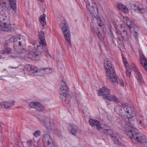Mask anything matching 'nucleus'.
I'll return each mask as SVG.
<instances>
[{
    "mask_svg": "<svg viewBox=\"0 0 147 147\" xmlns=\"http://www.w3.org/2000/svg\"><path fill=\"white\" fill-rule=\"evenodd\" d=\"M119 112L122 115L125 116L127 113L131 117L128 119V123L125 125V132L127 136L131 139H138V137L136 136L138 134H136L135 131L133 130L134 122L136 120L135 118L134 117L136 115V112L134 108L125 104L122 105L119 110Z\"/></svg>",
    "mask_w": 147,
    "mask_h": 147,
    "instance_id": "f257e3e1",
    "label": "nucleus"
},
{
    "mask_svg": "<svg viewBox=\"0 0 147 147\" xmlns=\"http://www.w3.org/2000/svg\"><path fill=\"white\" fill-rule=\"evenodd\" d=\"M104 67L107 76L109 77V79L112 84H116L120 83L121 86H124L122 80L119 81L117 80L115 74V71L112 64L110 61L107 58L104 61Z\"/></svg>",
    "mask_w": 147,
    "mask_h": 147,
    "instance_id": "f03ea898",
    "label": "nucleus"
},
{
    "mask_svg": "<svg viewBox=\"0 0 147 147\" xmlns=\"http://www.w3.org/2000/svg\"><path fill=\"white\" fill-rule=\"evenodd\" d=\"M110 90L106 87H103L100 88L98 91L99 96H102L103 98L113 101L116 103H118L119 101L116 97L114 95H111L109 93Z\"/></svg>",
    "mask_w": 147,
    "mask_h": 147,
    "instance_id": "7ed1b4c3",
    "label": "nucleus"
},
{
    "mask_svg": "<svg viewBox=\"0 0 147 147\" xmlns=\"http://www.w3.org/2000/svg\"><path fill=\"white\" fill-rule=\"evenodd\" d=\"M60 27L61 29L64 37L69 45L71 46L70 41L71 35L70 33L69 27L67 24V22L64 21L62 22L60 24Z\"/></svg>",
    "mask_w": 147,
    "mask_h": 147,
    "instance_id": "20e7f679",
    "label": "nucleus"
},
{
    "mask_svg": "<svg viewBox=\"0 0 147 147\" xmlns=\"http://www.w3.org/2000/svg\"><path fill=\"white\" fill-rule=\"evenodd\" d=\"M36 117L42 126L45 127L48 130L51 129L52 123L50 122V119L48 117L42 115H38Z\"/></svg>",
    "mask_w": 147,
    "mask_h": 147,
    "instance_id": "39448f33",
    "label": "nucleus"
},
{
    "mask_svg": "<svg viewBox=\"0 0 147 147\" xmlns=\"http://www.w3.org/2000/svg\"><path fill=\"white\" fill-rule=\"evenodd\" d=\"M103 131L106 134L111 136L112 139L116 146H119L121 145L122 140L117 134H114V132L109 129H103Z\"/></svg>",
    "mask_w": 147,
    "mask_h": 147,
    "instance_id": "423d86ee",
    "label": "nucleus"
},
{
    "mask_svg": "<svg viewBox=\"0 0 147 147\" xmlns=\"http://www.w3.org/2000/svg\"><path fill=\"white\" fill-rule=\"evenodd\" d=\"M61 83L62 85L60 88L59 97L63 102H65L67 100V96L68 93V88L63 80H62Z\"/></svg>",
    "mask_w": 147,
    "mask_h": 147,
    "instance_id": "0eeeda50",
    "label": "nucleus"
},
{
    "mask_svg": "<svg viewBox=\"0 0 147 147\" xmlns=\"http://www.w3.org/2000/svg\"><path fill=\"white\" fill-rule=\"evenodd\" d=\"M45 51V48L43 47H38L35 53L32 51H30L29 53H27L25 57L27 58L30 59L37 58V57L40 56L41 54L43 53Z\"/></svg>",
    "mask_w": 147,
    "mask_h": 147,
    "instance_id": "6e6552de",
    "label": "nucleus"
},
{
    "mask_svg": "<svg viewBox=\"0 0 147 147\" xmlns=\"http://www.w3.org/2000/svg\"><path fill=\"white\" fill-rule=\"evenodd\" d=\"M42 141L45 147H53L54 146L52 137L49 134H45L43 135Z\"/></svg>",
    "mask_w": 147,
    "mask_h": 147,
    "instance_id": "1a4fd4ad",
    "label": "nucleus"
},
{
    "mask_svg": "<svg viewBox=\"0 0 147 147\" xmlns=\"http://www.w3.org/2000/svg\"><path fill=\"white\" fill-rule=\"evenodd\" d=\"M2 30L6 32H12L15 30L16 28L13 27L8 22H4Z\"/></svg>",
    "mask_w": 147,
    "mask_h": 147,
    "instance_id": "9d476101",
    "label": "nucleus"
},
{
    "mask_svg": "<svg viewBox=\"0 0 147 147\" xmlns=\"http://www.w3.org/2000/svg\"><path fill=\"white\" fill-rule=\"evenodd\" d=\"M29 106L30 107L36 109L39 111H42L44 109V107L41 105L37 102H30L29 104Z\"/></svg>",
    "mask_w": 147,
    "mask_h": 147,
    "instance_id": "9b49d317",
    "label": "nucleus"
},
{
    "mask_svg": "<svg viewBox=\"0 0 147 147\" xmlns=\"http://www.w3.org/2000/svg\"><path fill=\"white\" fill-rule=\"evenodd\" d=\"M89 122L90 124L92 126H96L97 130H99L101 129V125L98 121L92 119L89 120Z\"/></svg>",
    "mask_w": 147,
    "mask_h": 147,
    "instance_id": "f8f14e48",
    "label": "nucleus"
},
{
    "mask_svg": "<svg viewBox=\"0 0 147 147\" xmlns=\"http://www.w3.org/2000/svg\"><path fill=\"white\" fill-rule=\"evenodd\" d=\"M38 36L40 40V43L43 45H46V43L44 37V33L42 31H40L39 33Z\"/></svg>",
    "mask_w": 147,
    "mask_h": 147,
    "instance_id": "ddd939ff",
    "label": "nucleus"
},
{
    "mask_svg": "<svg viewBox=\"0 0 147 147\" xmlns=\"http://www.w3.org/2000/svg\"><path fill=\"white\" fill-rule=\"evenodd\" d=\"M117 6L119 9L123 11L125 13L129 12V10L127 7L122 3H118L117 4Z\"/></svg>",
    "mask_w": 147,
    "mask_h": 147,
    "instance_id": "4468645a",
    "label": "nucleus"
},
{
    "mask_svg": "<svg viewBox=\"0 0 147 147\" xmlns=\"http://www.w3.org/2000/svg\"><path fill=\"white\" fill-rule=\"evenodd\" d=\"M136 136L138 137V139H135V140L137 141L138 142L143 144L146 143L147 142V140L144 136H140L138 134H137V136Z\"/></svg>",
    "mask_w": 147,
    "mask_h": 147,
    "instance_id": "2eb2a0df",
    "label": "nucleus"
},
{
    "mask_svg": "<svg viewBox=\"0 0 147 147\" xmlns=\"http://www.w3.org/2000/svg\"><path fill=\"white\" fill-rule=\"evenodd\" d=\"M68 129L73 135H76V134L77 128L76 126L74 125H69Z\"/></svg>",
    "mask_w": 147,
    "mask_h": 147,
    "instance_id": "dca6fc26",
    "label": "nucleus"
},
{
    "mask_svg": "<svg viewBox=\"0 0 147 147\" xmlns=\"http://www.w3.org/2000/svg\"><path fill=\"white\" fill-rule=\"evenodd\" d=\"M10 40L12 42L13 41L14 45H18V42L20 40V39L18 36H14L10 38Z\"/></svg>",
    "mask_w": 147,
    "mask_h": 147,
    "instance_id": "f3484780",
    "label": "nucleus"
},
{
    "mask_svg": "<svg viewBox=\"0 0 147 147\" xmlns=\"http://www.w3.org/2000/svg\"><path fill=\"white\" fill-rule=\"evenodd\" d=\"M92 19L96 21L98 25L100 27H101L103 25V23L102 21L101 18L97 15H96L95 17L92 18Z\"/></svg>",
    "mask_w": 147,
    "mask_h": 147,
    "instance_id": "a211bd4d",
    "label": "nucleus"
},
{
    "mask_svg": "<svg viewBox=\"0 0 147 147\" xmlns=\"http://www.w3.org/2000/svg\"><path fill=\"white\" fill-rule=\"evenodd\" d=\"M11 107L10 103L7 102H0V108L10 109Z\"/></svg>",
    "mask_w": 147,
    "mask_h": 147,
    "instance_id": "6ab92c4d",
    "label": "nucleus"
},
{
    "mask_svg": "<svg viewBox=\"0 0 147 147\" xmlns=\"http://www.w3.org/2000/svg\"><path fill=\"white\" fill-rule=\"evenodd\" d=\"M125 20L127 22V24L130 30L133 28V26H134V23L131 19H129L128 18H126Z\"/></svg>",
    "mask_w": 147,
    "mask_h": 147,
    "instance_id": "aec40b11",
    "label": "nucleus"
},
{
    "mask_svg": "<svg viewBox=\"0 0 147 147\" xmlns=\"http://www.w3.org/2000/svg\"><path fill=\"white\" fill-rule=\"evenodd\" d=\"M17 52L19 54L24 53V58L26 60H27L28 59L30 58H27L26 57H25L26 54L27 53H29V52L26 51L25 50L24 48V47H22V48H20V49H19L17 51Z\"/></svg>",
    "mask_w": 147,
    "mask_h": 147,
    "instance_id": "412c9836",
    "label": "nucleus"
},
{
    "mask_svg": "<svg viewBox=\"0 0 147 147\" xmlns=\"http://www.w3.org/2000/svg\"><path fill=\"white\" fill-rule=\"evenodd\" d=\"M137 78L139 84L142 85L144 83V81L141 76V74L140 72L137 74Z\"/></svg>",
    "mask_w": 147,
    "mask_h": 147,
    "instance_id": "4be33fe9",
    "label": "nucleus"
},
{
    "mask_svg": "<svg viewBox=\"0 0 147 147\" xmlns=\"http://www.w3.org/2000/svg\"><path fill=\"white\" fill-rule=\"evenodd\" d=\"M51 71V69L49 68H45L44 69H40V73L39 75H43L44 74H48Z\"/></svg>",
    "mask_w": 147,
    "mask_h": 147,
    "instance_id": "5701e85b",
    "label": "nucleus"
},
{
    "mask_svg": "<svg viewBox=\"0 0 147 147\" xmlns=\"http://www.w3.org/2000/svg\"><path fill=\"white\" fill-rule=\"evenodd\" d=\"M129 5L131 7V9L134 10L135 11L137 9L139 11H142V12H144L145 11L143 8H140L137 7L135 4H134L133 3H130L129 4Z\"/></svg>",
    "mask_w": 147,
    "mask_h": 147,
    "instance_id": "b1692460",
    "label": "nucleus"
},
{
    "mask_svg": "<svg viewBox=\"0 0 147 147\" xmlns=\"http://www.w3.org/2000/svg\"><path fill=\"white\" fill-rule=\"evenodd\" d=\"M9 5L13 10H15L16 8V0H9Z\"/></svg>",
    "mask_w": 147,
    "mask_h": 147,
    "instance_id": "393cba45",
    "label": "nucleus"
},
{
    "mask_svg": "<svg viewBox=\"0 0 147 147\" xmlns=\"http://www.w3.org/2000/svg\"><path fill=\"white\" fill-rule=\"evenodd\" d=\"M46 15L45 14L41 16L39 18V20L42 26H44L46 24V21L45 19Z\"/></svg>",
    "mask_w": 147,
    "mask_h": 147,
    "instance_id": "a878e982",
    "label": "nucleus"
},
{
    "mask_svg": "<svg viewBox=\"0 0 147 147\" xmlns=\"http://www.w3.org/2000/svg\"><path fill=\"white\" fill-rule=\"evenodd\" d=\"M140 58V61L142 65L143 64L147 63V59L143 55H141Z\"/></svg>",
    "mask_w": 147,
    "mask_h": 147,
    "instance_id": "bb28decb",
    "label": "nucleus"
},
{
    "mask_svg": "<svg viewBox=\"0 0 147 147\" xmlns=\"http://www.w3.org/2000/svg\"><path fill=\"white\" fill-rule=\"evenodd\" d=\"M40 69L38 70L37 68L35 67L33 65L31 66V68H30V71L32 73H34L35 72H37L38 73L39 75L40 73Z\"/></svg>",
    "mask_w": 147,
    "mask_h": 147,
    "instance_id": "cd10ccee",
    "label": "nucleus"
},
{
    "mask_svg": "<svg viewBox=\"0 0 147 147\" xmlns=\"http://www.w3.org/2000/svg\"><path fill=\"white\" fill-rule=\"evenodd\" d=\"M94 7H91L90 9L88 10L92 18L95 17L96 15H97L96 12L95 11L94 9Z\"/></svg>",
    "mask_w": 147,
    "mask_h": 147,
    "instance_id": "c85d7f7f",
    "label": "nucleus"
},
{
    "mask_svg": "<svg viewBox=\"0 0 147 147\" xmlns=\"http://www.w3.org/2000/svg\"><path fill=\"white\" fill-rule=\"evenodd\" d=\"M131 32V35L133 36L135 38L137 39L138 38V34L136 32H135L134 29L133 28L130 30Z\"/></svg>",
    "mask_w": 147,
    "mask_h": 147,
    "instance_id": "c756f323",
    "label": "nucleus"
},
{
    "mask_svg": "<svg viewBox=\"0 0 147 147\" xmlns=\"http://www.w3.org/2000/svg\"><path fill=\"white\" fill-rule=\"evenodd\" d=\"M3 5H0V13L1 15H3L4 12L5 11V8H6L5 5H3V6L2 7Z\"/></svg>",
    "mask_w": 147,
    "mask_h": 147,
    "instance_id": "7c9ffc66",
    "label": "nucleus"
},
{
    "mask_svg": "<svg viewBox=\"0 0 147 147\" xmlns=\"http://www.w3.org/2000/svg\"><path fill=\"white\" fill-rule=\"evenodd\" d=\"M122 60L125 67L126 69H127V68L128 66V64L127 63V61L126 60V59L125 57H122Z\"/></svg>",
    "mask_w": 147,
    "mask_h": 147,
    "instance_id": "2f4dec72",
    "label": "nucleus"
},
{
    "mask_svg": "<svg viewBox=\"0 0 147 147\" xmlns=\"http://www.w3.org/2000/svg\"><path fill=\"white\" fill-rule=\"evenodd\" d=\"M32 141L30 140H28L26 142L24 145L26 147H30L32 146Z\"/></svg>",
    "mask_w": 147,
    "mask_h": 147,
    "instance_id": "473e14b6",
    "label": "nucleus"
},
{
    "mask_svg": "<svg viewBox=\"0 0 147 147\" xmlns=\"http://www.w3.org/2000/svg\"><path fill=\"white\" fill-rule=\"evenodd\" d=\"M93 5V4L92 1L91 2L88 3L86 5V7L87 8L88 10L89 9H90L91 7H94Z\"/></svg>",
    "mask_w": 147,
    "mask_h": 147,
    "instance_id": "72a5a7b5",
    "label": "nucleus"
},
{
    "mask_svg": "<svg viewBox=\"0 0 147 147\" xmlns=\"http://www.w3.org/2000/svg\"><path fill=\"white\" fill-rule=\"evenodd\" d=\"M18 42L19 44L18 45L20 46L21 45H22V46H24L26 44V41L24 40L23 39H20V40Z\"/></svg>",
    "mask_w": 147,
    "mask_h": 147,
    "instance_id": "f704fd0d",
    "label": "nucleus"
},
{
    "mask_svg": "<svg viewBox=\"0 0 147 147\" xmlns=\"http://www.w3.org/2000/svg\"><path fill=\"white\" fill-rule=\"evenodd\" d=\"M128 67L127 68L126 71V75L128 76H129L131 74V69L129 68L128 69Z\"/></svg>",
    "mask_w": 147,
    "mask_h": 147,
    "instance_id": "c9c22d12",
    "label": "nucleus"
},
{
    "mask_svg": "<svg viewBox=\"0 0 147 147\" xmlns=\"http://www.w3.org/2000/svg\"><path fill=\"white\" fill-rule=\"evenodd\" d=\"M11 51V49L9 48H6L3 51V53H9Z\"/></svg>",
    "mask_w": 147,
    "mask_h": 147,
    "instance_id": "e433bc0d",
    "label": "nucleus"
},
{
    "mask_svg": "<svg viewBox=\"0 0 147 147\" xmlns=\"http://www.w3.org/2000/svg\"><path fill=\"white\" fill-rule=\"evenodd\" d=\"M40 133L39 131H36L34 134V136H36V137L37 136H38L40 135Z\"/></svg>",
    "mask_w": 147,
    "mask_h": 147,
    "instance_id": "4c0bfd02",
    "label": "nucleus"
},
{
    "mask_svg": "<svg viewBox=\"0 0 147 147\" xmlns=\"http://www.w3.org/2000/svg\"><path fill=\"white\" fill-rule=\"evenodd\" d=\"M137 121L138 123H139V124H141L142 125H145V124L143 120H140L139 119L137 120Z\"/></svg>",
    "mask_w": 147,
    "mask_h": 147,
    "instance_id": "58836bf2",
    "label": "nucleus"
},
{
    "mask_svg": "<svg viewBox=\"0 0 147 147\" xmlns=\"http://www.w3.org/2000/svg\"><path fill=\"white\" fill-rule=\"evenodd\" d=\"M25 69H27L28 71H30V68H31V66L29 64L26 65L24 66Z\"/></svg>",
    "mask_w": 147,
    "mask_h": 147,
    "instance_id": "ea45409f",
    "label": "nucleus"
},
{
    "mask_svg": "<svg viewBox=\"0 0 147 147\" xmlns=\"http://www.w3.org/2000/svg\"><path fill=\"white\" fill-rule=\"evenodd\" d=\"M2 22L1 19H0V30H2L3 26V23Z\"/></svg>",
    "mask_w": 147,
    "mask_h": 147,
    "instance_id": "a19ab883",
    "label": "nucleus"
},
{
    "mask_svg": "<svg viewBox=\"0 0 147 147\" xmlns=\"http://www.w3.org/2000/svg\"><path fill=\"white\" fill-rule=\"evenodd\" d=\"M7 1L8 0H0V3L1 4L3 3L5 4L6 3V1Z\"/></svg>",
    "mask_w": 147,
    "mask_h": 147,
    "instance_id": "79ce46f5",
    "label": "nucleus"
},
{
    "mask_svg": "<svg viewBox=\"0 0 147 147\" xmlns=\"http://www.w3.org/2000/svg\"><path fill=\"white\" fill-rule=\"evenodd\" d=\"M0 19H1L2 22H5L4 18L3 15L0 14Z\"/></svg>",
    "mask_w": 147,
    "mask_h": 147,
    "instance_id": "37998d69",
    "label": "nucleus"
},
{
    "mask_svg": "<svg viewBox=\"0 0 147 147\" xmlns=\"http://www.w3.org/2000/svg\"><path fill=\"white\" fill-rule=\"evenodd\" d=\"M142 66L147 71V63L143 64Z\"/></svg>",
    "mask_w": 147,
    "mask_h": 147,
    "instance_id": "c03bdc74",
    "label": "nucleus"
},
{
    "mask_svg": "<svg viewBox=\"0 0 147 147\" xmlns=\"http://www.w3.org/2000/svg\"><path fill=\"white\" fill-rule=\"evenodd\" d=\"M134 66H135L134 65H133L134 67H133V69H134V71L135 72L137 73V74L138 72V69L136 67H135Z\"/></svg>",
    "mask_w": 147,
    "mask_h": 147,
    "instance_id": "a18cd8bd",
    "label": "nucleus"
},
{
    "mask_svg": "<svg viewBox=\"0 0 147 147\" xmlns=\"http://www.w3.org/2000/svg\"><path fill=\"white\" fill-rule=\"evenodd\" d=\"M92 30L93 32H98L99 33V31L98 29H96V30H95V28H94L93 27L92 28Z\"/></svg>",
    "mask_w": 147,
    "mask_h": 147,
    "instance_id": "49530a36",
    "label": "nucleus"
},
{
    "mask_svg": "<svg viewBox=\"0 0 147 147\" xmlns=\"http://www.w3.org/2000/svg\"><path fill=\"white\" fill-rule=\"evenodd\" d=\"M14 102L15 101L14 100L11 101L10 102V103L11 107L13 105Z\"/></svg>",
    "mask_w": 147,
    "mask_h": 147,
    "instance_id": "de8ad7c7",
    "label": "nucleus"
},
{
    "mask_svg": "<svg viewBox=\"0 0 147 147\" xmlns=\"http://www.w3.org/2000/svg\"><path fill=\"white\" fill-rule=\"evenodd\" d=\"M36 144H34V147H38L37 145V142H36Z\"/></svg>",
    "mask_w": 147,
    "mask_h": 147,
    "instance_id": "09e8293b",
    "label": "nucleus"
},
{
    "mask_svg": "<svg viewBox=\"0 0 147 147\" xmlns=\"http://www.w3.org/2000/svg\"><path fill=\"white\" fill-rule=\"evenodd\" d=\"M39 1H40L41 3H43L44 2V0H39Z\"/></svg>",
    "mask_w": 147,
    "mask_h": 147,
    "instance_id": "8fccbe9b",
    "label": "nucleus"
},
{
    "mask_svg": "<svg viewBox=\"0 0 147 147\" xmlns=\"http://www.w3.org/2000/svg\"><path fill=\"white\" fill-rule=\"evenodd\" d=\"M123 32H124L125 33V35H127V33L125 32V30H123Z\"/></svg>",
    "mask_w": 147,
    "mask_h": 147,
    "instance_id": "3c124183",
    "label": "nucleus"
},
{
    "mask_svg": "<svg viewBox=\"0 0 147 147\" xmlns=\"http://www.w3.org/2000/svg\"><path fill=\"white\" fill-rule=\"evenodd\" d=\"M109 129V128L108 127H105V128H104L103 129Z\"/></svg>",
    "mask_w": 147,
    "mask_h": 147,
    "instance_id": "603ef678",
    "label": "nucleus"
},
{
    "mask_svg": "<svg viewBox=\"0 0 147 147\" xmlns=\"http://www.w3.org/2000/svg\"><path fill=\"white\" fill-rule=\"evenodd\" d=\"M3 140H1L0 139V142H2Z\"/></svg>",
    "mask_w": 147,
    "mask_h": 147,
    "instance_id": "864d4df0",
    "label": "nucleus"
},
{
    "mask_svg": "<svg viewBox=\"0 0 147 147\" xmlns=\"http://www.w3.org/2000/svg\"><path fill=\"white\" fill-rule=\"evenodd\" d=\"M0 56H1V55H0ZM1 58V57H0V59Z\"/></svg>",
    "mask_w": 147,
    "mask_h": 147,
    "instance_id": "5fc2aeb1",
    "label": "nucleus"
}]
</instances>
